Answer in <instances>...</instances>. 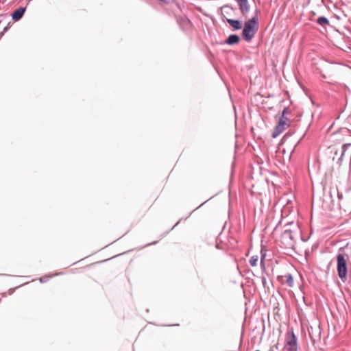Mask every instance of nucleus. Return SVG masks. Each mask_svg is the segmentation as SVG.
<instances>
[{"mask_svg": "<svg viewBox=\"0 0 351 351\" xmlns=\"http://www.w3.org/2000/svg\"><path fill=\"white\" fill-rule=\"evenodd\" d=\"M257 29L258 18L256 16H254L251 19L245 21L242 32V36L244 40L247 42L251 41L254 38Z\"/></svg>", "mask_w": 351, "mask_h": 351, "instance_id": "f257e3e1", "label": "nucleus"}, {"mask_svg": "<svg viewBox=\"0 0 351 351\" xmlns=\"http://www.w3.org/2000/svg\"><path fill=\"white\" fill-rule=\"evenodd\" d=\"M295 232L289 229H286L281 234L280 242L286 249H293L295 245Z\"/></svg>", "mask_w": 351, "mask_h": 351, "instance_id": "f03ea898", "label": "nucleus"}, {"mask_svg": "<svg viewBox=\"0 0 351 351\" xmlns=\"http://www.w3.org/2000/svg\"><path fill=\"white\" fill-rule=\"evenodd\" d=\"M289 113V110L288 108H285L282 113V116L280 117L279 119L278 124L276 126V128L274 131L272 133V137L276 138L278 136L280 135L285 130V128L289 125L287 123L289 119L285 117V114Z\"/></svg>", "mask_w": 351, "mask_h": 351, "instance_id": "7ed1b4c3", "label": "nucleus"}, {"mask_svg": "<svg viewBox=\"0 0 351 351\" xmlns=\"http://www.w3.org/2000/svg\"><path fill=\"white\" fill-rule=\"evenodd\" d=\"M285 348L287 351H298V338L293 330L286 334Z\"/></svg>", "mask_w": 351, "mask_h": 351, "instance_id": "20e7f679", "label": "nucleus"}, {"mask_svg": "<svg viewBox=\"0 0 351 351\" xmlns=\"http://www.w3.org/2000/svg\"><path fill=\"white\" fill-rule=\"evenodd\" d=\"M177 23L183 31H189L191 29L192 24L191 21L186 17H180L177 19Z\"/></svg>", "mask_w": 351, "mask_h": 351, "instance_id": "39448f33", "label": "nucleus"}, {"mask_svg": "<svg viewBox=\"0 0 351 351\" xmlns=\"http://www.w3.org/2000/svg\"><path fill=\"white\" fill-rule=\"evenodd\" d=\"M238 3L239 10L241 13L243 15H245L250 12V5L248 3V0H236Z\"/></svg>", "mask_w": 351, "mask_h": 351, "instance_id": "423d86ee", "label": "nucleus"}, {"mask_svg": "<svg viewBox=\"0 0 351 351\" xmlns=\"http://www.w3.org/2000/svg\"><path fill=\"white\" fill-rule=\"evenodd\" d=\"M234 11V9L232 7L229 6L228 5H223L221 8V17L223 21H226V19H228L227 18V16H230L232 14V12Z\"/></svg>", "mask_w": 351, "mask_h": 351, "instance_id": "0eeeda50", "label": "nucleus"}, {"mask_svg": "<svg viewBox=\"0 0 351 351\" xmlns=\"http://www.w3.org/2000/svg\"><path fill=\"white\" fill-rule=\"evenodd\" d=\"M278 280H281L282 283L287 284L289 287L294 286V280L291 274H287L284 276H278Z\"/></svg>", "mask_w": 351, "mask_h": 351, "instance_id": "6e6552de", "label": "nucleus"}, {"mask_svg": "<svg viewBox=\"0 0 351 351\" xmlns=\"http://www.w3.org/2000/svg\"><path fill=\"white\" fill-rule=\"evenodd\" d=\"M25 12V8L19 7L18 9L15 10L12 14V18L14 21H19L24 15Z\"/></svg>", "mask_w": 351, "mask_h": 351, "instance_id": "1a4fd4ad", "label": "nucleus"}, {"mask_svg": "<svg viewBox=\"0 0 351 351\" xmlns=\"http://www.w3.org/2000/svg\"><path fill=\"white\" fill-rule=\"evenodd\" d=\"M240 41V37L237 34H231L230 35L226 41V43L229 45H232L237 44Z\"/></svg>", "mask_w": 351, "mask_h": 351, "instance_id": "9d476101", "label": "nucleus"}, {"mask_svg": "<svg viewBox=\"0 0 351 351\" xmlns=\"http://www.w3.org/2000/svg\"><path fill=\"white\" fill-rule=\"evenodd\" d=\"M226 21L234 28L235 30H239L242 27V23L239 20L226 19Z\"/></svg>", "mask_w": 351, "mask_h": 351, "instance_id": "9b49d317", "label": "nucleus"}, {"mask_svg": "<svg viewBox=\"0 0 351 351\" xmlns=\"http://www.w3.org/2000/svg\"><path fill=\"white\" fill-rule=\"evenodd\" d=\"M351 147V143H345L342 145L341 147V156L339 157V158L338 159V163L341 164L342 160H343V156L346 152V150L350 147Z\"/></svg>", "mask_w": 351, "mask_h": 351, "instance_id": "f8f14e48", "label": "nucleus"}, {"mask_svg": "<svg viewBox=\"0 0 351 351\" xmlns=\"http://www.w3.org/2000/svg\"><path fill=\"white\" fill-rule=\"evenodd\" d=\"M317 24L325 26L326 25H329V21L325 16H320L317 19Z\"/></svg>", "mask_w": 351, "mask_h": 351, "instance_id": "ddd939ff", "label": "nucleus"}, {"mask_svg": "<svg viewBox=\"0 0 351 351\" xmlns=\"http://www.w3.org/2000/svg\"><path fill=\"white\" fill-rule=\"evenodd\" d=\"M258 256H253L250 258V264L251 266L252 267H254L257 264V261H258Z\"/></svg>", "mask_w": 351, "mask_h": 351, "instance_id": "4468645a", "label": "nucleus"}, {"mask_svg": "<svg viewBox=\"0 0 351 351\" xmlns=\"http://www.w3.org/2000/svg\"><path fill=\"white\" fill-rule=\"evenodd\" d=\"M292 136V133L290 132H288L285 134V135L283 136L282 141H285L288 138L291 137Z\"/></svg>", "mask_w": 351, "mask_h": 351, "instance_id": "2eb2a0df", "label": "nucleus"}, {"mask_svg": "<svg viewBox=\"0 0 351 351\" xmlns=\"http://www.w3.org/2000/svg\"><path fill=\"white\" fill-rule=\"evenodd\" d=\"M261 282L264 287H265L267 285V279L265 276L261 277Z\"/></svg>", "mask_w": 351, "mask_h": 351, "instance_id": "dca6fc26", "label": "nucleus"}, {"mask_svg": "<svg viewBox=\"0 0 351 351\" xmlns=\"http://www.w3.org/2000/svg\"><path fill=\"white\" fill-rule=\"evenodd\" d=\"M39 280L40 282H47V279H43V278H40Z\"/></svg>", "mask_w": 351, "mask_h": 351, "instance_id": "f3484780", "label": "nucleus"}, {"mask_svg": "<svg viewBox=\"0 0 351 351\" xmlns=\"http://www.w3.org/2000/svg\"><path fill=\"white\" fill-rule=\"evenodd\" d=\"M338 197H339V199H342L343 195L338 193Z\"/></svg>", "mask_w": 351, "mask_h": 351, "instance_id": "a211bd4d", "label": "nucleus"}, {"mask_svg": "<svg viewBox=\"0 0 351 351\" xmlns=\"http://www.w3.org/2000/svg\"><path fill=\"white\" fill-rule=\"evenodd\" d=\"M263 263V258L262 257L261 260V263Z\"/></svg>", "mask_w": 351, "mask_h": 351, "instance_id": "6ab92c4d", "label": "nucleus"}, {"mask_svg": "<svg viewBox=\"0 0 351 351\" xmlns=\"http://www.w3.org/2000/svg\"><path fill=\"white\" fill-rule=\"evenodd\" d=\"M8 29V27H5L4 32Z\"/></svg>", "mask_w": 351, "mask_h": 351, "instance_id": "aec40b11", "label": "nucleus"}]
</instances>
